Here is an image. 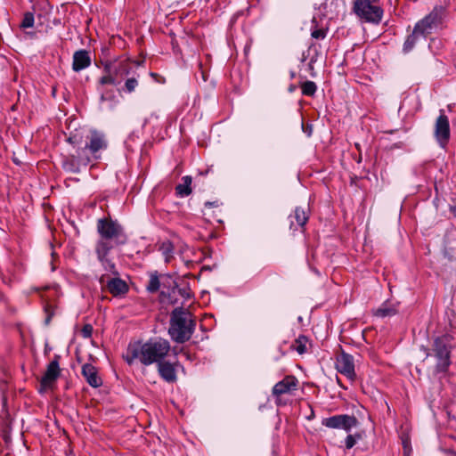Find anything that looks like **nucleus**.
Instances as JSON below:
<instances>
[{
	"instance_id": "nucleus-1",
	"label": "nucleus",
	"mask_w": 456,
	"mask_h": 456,
	"mask_svg": "<svg viewBox=\"0 0 456 456\" xmlns=\"http://www.w3.org/2000/svg\"><path fill=\"white\" fill-rule=\"evenodd\" d=\"M97 230L101 236L95 247L97 257L106 271L114 273L115 265L107 256L114 247L126 243V235L122 226L112 220L100 219Z\"/></svg>"
},
{
	"instance_id": "nucleus-2",
	"label": "nucleus",
	"mask_w": 456,
	"mask_h": 456,
	"mask_svg": "<svg viewBox=\"0 0 456 456\" xmlns=\"http://www.w3.org/2000/svg\"><path fill=\"white\" fill-rule=\"evenodd\" d=\"M170 348V343L167 339L155 338L143 344L140 342L129 344L123 357L129 365L134 360H139L143 365L147 366L162 362L169 353Z\"/></svg>"
},
{
	"instance_id": "nucleus-3",
	"label": "nucleus",
	"mask_w": 456,
	"mask_h": 456,
	"mask_svg": "<svg viewBox=\"0 0 456 456\" xmlns=\"http://www.w3.org/2000/svg\"><path fill=\"white\" fill-rule=\"evenodd\" d=\"M196 329V321L187 309L175 307L170 314L168 334L173 341L183 344L191 339Z\"/></svg>"
},
{
	"instance_id": "nucleus-4",
	"label": "nucleus",
	"mask_w": 456,
	"mask_h": 456,
	"mask_svg": "<svg viewBox=\"0 0 456 456\" xmlns=\"http://www.w3.org/2000/svg\"><path fill=\"white\" fill-rule=\"evenodd\" d=\"M354 11L357 16L367 22L378 24L383 15V10L370 0H354Z\"/></svg>"
},
{
	"instance_id": "nucleus-5",
	"label": "nucleus",
	"mask_w": 456,
	"mask_h": 456,
	"mask_svg": "<svg viewBox=\"0 0 456 456\" xmlns=\"http://www.w3.org/2000/svg\"><path fill=\"white\" fill-rule=\"evenodd\" d=\"M443 15L444 9L442 7H435L429 14L416 23L414 26L416 32H419L422 38H426L427 36L440 27Z\"/></svg>"
},
{
	"instance_id": "nucleus-6",
	"label": "nucleus",
	"mask_w": 456,
	"mask_h": 456,
	"mask_svg": "<svg viewBox=\"0 0 456 456\" xmlns=\"http://www.w3.org/2000/svg\"><path fill=\"white\" fill-rule=\"evenodd\" d=\"M450 341L451 337L444 335L437 337L434 341V351L437 359L436 370L446 371L449 367L450 361Z\"/></svg>"
},
{
	"instance_id": "nucleus-7",
	"label": "nucleus",
	"mask_w": 456,
	"mask_h": 456,
	"mask_svg": "<svg viewBox=\"0 0 456 456\" xmlns=\"http://www.w3.org/2000/svg\"><path fill=\"white\" fill-rule=\"evenodd\" d=\"M322 424L329 428L343 429L346 432H350L353 428L359 425V421L353 415L339 414L323 419Z\"/></svg>"
},
{
	"instance_id": "nucleus-8",
	"label": "nucleus",
	"mask_w": 456,
	"mask_h": 456,
	"mask_svg": "<svg viewBox=\"0 0 456 456\" xmlns=\"http://www.w3.org/2000/svg\"><path fill=\"white\" fill-rule=\"evenodd\" d=\"M92 162V158L86 154V150H77L76 155H69L63 159L62 167L69 173L77 174L81 167H86Z\"/></svg>"
},
{
	"instance_id": "nucleus-9",
	"label": "nucleus",
	"mask_w": 456,
	"mask_h": 456,
	"mask_svg": "<svg viewBox=\"0 0 456 456\" xmlns=\"http://www.w3.org/2000/svg\"><path fill=\"white\" fill-rule=\"evenodd\" d=\"M107 148V142L103 134L97 131H91L87 136V142L84 148L81 150H86V154L92 158L93 160H96L101 158L100 152Z\"/></svg>"
},
{
	"instance_id": "nucleus-10",
	"label": "nucleus",
	"mask_w": 456,
	"mask_h": 456,
	"mask_svg": "<svg viewBox=\"0 0 456 456\" xmlns=\"http://www.w3.org/2000/svg\"><path fill=\"white\" fill-rule=\"evenodd\" d=\"M337 370L346 376L350 381H354L356 378L354 370V360L353 355L342 352L336 359Z\"/></svg>"
},
{
	"instance_id": "nucleus-11",
	"label": "nucleus",
	"mask_w": 456,
	"mask_h": 456,
	"mask_svg": "<svg viewBox=\"0 0 456 456\" xmlns=\"http://www.w3.org/2000/svg\"><path fill=\"white\" fill-rule=\"evenodd\" d=\"M100 284L106 288L114 297H121L128 291L126 282L118 277L110 278L107 275H102Z\"/></svg>"
},
{
	"instance_id": "nucleus-12",
	"label": "nucleus",
	"mask_w": 456,
	"mask_h": 456,
	"mask_svg": "<svg viewBox=\"0 0 456 456\" xmlns=\"http://www.w3.org/2000/svg\"><path fill=\"white\" fill-rule=\"evenodd\" d=\"M435 136L441 147H444L450 138L449 119L443 110L436 121Z\"/></svg>"
},
{
	"instance_id": "nucleus-13",
	"label": "nucleus",
	"mask_w": 456,
	"mask_h": 456,
	"mask_svg": "<svg viewBox=\"0 0 456 456\" xmlns=\"http://www.w3.org/2000/svg\"><path fill=\"white\" fill-rule=\"evenodd\" d=\"M59 356H55L53 361L47 365V369L45 373L41 379V387L40 392L44 389L49 388L53 386L55 380L60 376V367H59Z\"/></svg>"
},
{
	"instance_id": "nucleus-14",
	"label": "nucleus",
	"mask_w": 456,
	"mask_h": 456,
	"mask_svg": "<svg viewBox=\"0 0 456 456\" xmlns=\"http://www.w3.org/2000/svg\"><path fill=\"white\" fill-rule=\"evenodd\" d=\"M162 290L160 295L162 297H167L169 304H175L177 302L176 289L177 284L173 277L169 274L161 275Z\"/></svg>"
},
{
	"instance_id": "nucleus-15",
	"label": "nucleus",
	"mask_w": 456,
	"mask_h": 456,
	"mask_svg": "<svg viewBox=\"0 0 456 456\" xmlns=\"http://www.w3.org/2000/svg\"><path fill=\"white\" fill-rule=\"evenodd\" d=\"M297 386V380L293 376H287L281 381L276 383L273 387V395L280 396L283 394H287L293 389H296Z\"/></svg>"
},
{
	"instance_id": "nucleus-16",
	"label": "nucleus",
	"mask_w": 456,
	"mask_h": 456,
	"mask_svg": "<svg viewBox=\"0 0 456 456\" xmlns=\"http://www.w3.org/2000/svg\"><path fill=\"white\" fill-rule=\"evenodd\" d=\"M91 65V57L86 50H78L73 54L72 69L79 72Z\"/></svg>"
},
{
	"instance_id": "nucleus-17",
	"label": "nucleus",
	"mask_w": 456,
	"mask_h": 456,
	"mask_svg": "<svg viewBox=\"0 0 456 456\" xmlns=\"http://www.w3.org/2000/svg\"><path fill=\"white\" fill-rule=\"evenodd\" d=\"M82 375L85 377L86 382L93 387H99L102 384L101 378L98 376L96 368L90 363H86L82 366Z\"/></svg>"
},
{
	"instance_id": "nucleus-18",
	"label": "nucleus",
	"mask_w": 456,
	"mask_h": 456,
	"mask_svg": "<svg viewBox=\"0 0 456 456\" xmlns=\"http://www.w3.org/2000/svg\"><path fill=\"white\" fill-rule=\"evenodd\" d=\"M100 97V108L102 110H112L117 106L118 100L113 91H102Z\"/></svg>"
},
{
	"instance_id": "nucleus-19",
	"label": "nucleus",
	"mask_w": 456,
	"mask_h": 456,
	"mask_svg": "<svg viewBox=\"0 0 456 456\" xmlns=\"http://www.w3.org/2000/svg\"><path fill=\"white\" fill-rule=\"evenodd\" d=\"M158 370L160 377L167 382L172 383L176 380L175 370L168 362H160L158 363Z\"/></svg>"
},
{
	"instance_id": "nucleus-20",
	"label": "nucleus",
	"mask_w": 456,
	"mask_h": 456,
	"mask_svg": "<svg viewBox=\"0 0 456 456\" xmlns=\"http://www.w3.org/2000/svg\"><path fill=\"white\" fill-rule=\"evenodd\" d=\"M192 179L189 175H185L182 178V183H179L175 187L176 193L180 197H186L191 194V184Z\"/></svg>"
},
{
	"instance_id": "nucleus-21",
	"label": "nucleus",
	"mask_w": 456,
	"mask_h": 456,
	"mask_svg": "<svg viewBox=\"0 0 456 456\" xmlns=\"http://www.w3.org/2000/svg\"><path fill=\"white\" fill-rule=\"evenodd\" d=\"M420 38H422V36L419 32H416V29L413 28L412 33L407 37V38L403 44V53H410Z\"/></svg>"
},
{
	"instance_id": "nucleus-22",
	"label": "nucleus",
	"mask_w": 456,
	"mask_h": 456,
	"mask_svg": "<svg viewBox=\"0 0 456 456\" xmlns=\"http://www.w3.org/2000/svg\"><path fill=\"white\" fill-rule=\"evenodd\" d=\"M106 74L102 76L100 79V84L102 86L104 85H119L121 82V77H113V72L110 68H105Z\"/></svg>"
},
{
	"instance_id": "nucleus-23",
	"label": "nucleus",
	"mask_w": 456,
	"mask_h": 456,
	"mask_svg": "<svg viewBox=\"0 0 456 456\" xmlns=\"http://www.w3.org/2000/svg\"><path fill=\"white\" fill-rule=\"evenodd\" d=\"M159 251L165 258V262L168 263L172 257L174 253V246L171 241L165 240L159 246Z\"/></svg>"
},
{
	"instance_id": "nucleus-24",
	"label": "nucleus",
	"mask_w": 456,
	"mask_h": 456,
	"mask_svg": "<svg viewBox=\"0 0 456 456\" xmlns=\"http://www.w3.org/2000/svg\"><path fill=\"white\" fill-rule=\"evenodd\" d=\"M160 287H162L161 275L159 276L157 273H151L150 275L149 283L146 287L147 290L151 293H154L157 292Z\"/></svg>"
},
{
	"instance_id": "nucleus-25",
	"label": "nucleus",
	"mask_w": 456,
	"mask_h": 456,
	"mask_svg": "<svg viewBox=\"0 0 456 456\" xmlns=\"http://www.w3.org/2000/svg\"><path fill=\"white\" fill-rule=\"evenodd\" d=\"M396 314V309L387 304L382 305L379 308L375 311V315L378 317L385 318L387 316H393Z\"/></svg>"
},
{
	"instance_id": "nucleus-26",
	"label": "nucleus",
	"mask_w": 456,
	"mask_h": 456,
	"mask_svg": "<svg viewBox=\"0 0 456 456\" xmlns=\"http://www.w3.org/2000/svg\"><path fill=\"white\" fill-rule=\"evenodd\" d=\"M107 68H110L112 69L113 77H121V80L124 76L128 74L127 64L124 62H119L113 66H108Z\"/></svg>"
},
{
	"instance_id": "nucleus-27",
	"label": "nucleus",
	"mask_w": 456,
	"mask_h": 456,
	"mask_svg": "<svg viewBox=\"0 0 456 456\" xmlns=\"http://www.w3.org/2000/svg\"><path fill=\"white\" fill-rule=\"evenodd\" d=\"M294 217L299 226H304L308 220V216L305 210L300 207L296 208Z\"/></svg>"
},
{
	"instance_id": "nucleus-28",
	"label": "nucleus",
	"mask_w": 456,
	"mask_h": 456,
	"mask_svg": "<svg viewBox=\"0 0 456 456\" xmlns=\"http://www.w3.org/2000/svg\"><path fill=\"white\" fill-rule=\"evenodd\" d=\"M307 338L305 336H299L295 341V350L299 354H303L307 351L306 344Z\"/></svg>"
},
{
	"instance_id": "nucleus-29",
	"label": "nucleus",
	"mask_w": 456,
	"mask_h": 456,
	"mask_svg": "<svg viewBox=\"0 0 456 456\" xmlns=\"http://www.w3.org/2000/svg\"><path fill=\"white\" fill-rule=\"evenodd\" d=\"M301 88L304 95L313 96L316 92L317 86L314 82L306 81L302 84Z\"/></svg>"
},
{
	"instance_id": "nucleus-30",
	"label": "nucleus",
	"mask_w": 456,
	"mask_h": 456,
	"mask_svg": "<svg viewBox=\"0 0 456 456\" xmlns=\"http://www.w3.org/2000/svg\"><path fill=\"white\" fill-rule=\"evenodd\" d=\"M34 14L32 12H26L23 16L20 27L23 28H32L34 26Z\"/></svg>"
},
{
	"instance_id": "nucleus-31",
	"label": "nucleus",
	"mask_w": 456,
	"mask_h": 456,
	"mask_svg": "<svg viewBox=\"0 0 456 456\" xmlns=\"http://www.w3.org/2000/svg\"><path fill=\"white\" fill-rule=\"evenodd\" d=\"M360 435H348L345 440L346 448H353L355 445L357 440L360 439Z\"/></svg>"
},
{
	"instance_id": "nucleus-32",
	"label": "nucleus",
	"mask_w": 456,
	"mask_h": 456,
	"mask_svg": "<svg viewBox=\"0 0 456 456\" xmlns=\"http://www.w3.org/2000/svg\"><path fill=\"white\" fill-rule=\"evenodd\" d=\"M137 86H138L137 80L134 77H131V78L126 79V81L125 83V89L127 93H132L134 91V89L136 88Z\"/></svg>"
},
{
	"instance_id": "nucleus-33",
	"label": "nucleus",
	"mask_w": 456,
	"mask_h": 456,
	"mask_svg": "<svg viewBox=\"0 0 456 456\" xmlns=\"http://www.w3.org/2000/svg\"><path fill=\"white\" fill-rule=\"evenodd\" d=\"M93 327L90 324H86L82 330L81 334L85 338H88L92 336Z\"/></svg>"
},
{
	"instance_id": "nucleus-34",
	"label": "nucleus",
	"mask_w": 456,
	"mask_h": 456,
	"mask_svg": "<svg viewBox=\"0 0 456 456\" xmlns=\"http://www.w3.org/2000/svg\"><path fill=\"white\" fill-rule=\"evenodd\" d=\"M312 37L315 39H323L326 36V33L323 29H314L311 33Z\"/></svg>"
},
{
	"instance_id": "nucleus-35",
	"label": "nucleus",
	"mask_w": 456,
	"mask_h": 456,
	"mask_svg": "<svg viewBox=\"0 0 456 456\" xmlns=\"http://www.w3.org/2000/svg\"><path fill=\"white\" fill-rule=\"evenodd\" d=\"M176 294H179L183 298H188L190 297V293L185 289L178 288L176 289Z\"/></svg>"
},
{
	"instance_id": "nucleus-36",
	"label": "nucleus",
	"mask_w": 456,
	"mask_h": 456,
	"mask_svg": "<svg viewBox=\"0 0 456 456\" xmlns=\"http://www.w3.org/2000/svg\"><path fill=\"white\" fill-rule=\"evenodd\" d=\"M302 128H303V131L306 134V135L308 137H310L312 135V132H313L312 126H307L306 127H305L303 125Z\"/></svg>"
},
{
	"instance_id": "nucleus-37",
	"label": "nucleus",
	"mask_w": 456,
	"mask_h": 456,
	"mask_svg": "<svg viewBox=\"0 0 456 456\" xmlns=\"http://www.w3.org/2000/svg\"><path fill=\"white\" fill-rule=\"evenodd\" d=\"M68 141L71 143V144H77L78 143V140L77 139L76 135L74 136H69L68 138Z\"/></svg>"
},
{
	"instance_id": "nucleus-38",
	"label": "nucleus",
	"mask_w": 456,
	"mask_h": 456,
	"mask_svg": "<svg viewBox=\"0 0 456 456\" xmlns=\"http://www.w3.org/2000/svg\"><path fill=\"white\" fill-rule=\"evenodd\" d=\"M403 444L404 451H406L408 449V441H407V439H403Z\"/></svg>"
},
{
	"instance_id": "nucleus-39",
	"label": "nucleus",
	"mask_w": 456,
	"mask_h": 456,
	"mask_svg": "<svg viewBox=\"0 0 456 456\" xmlns=\"http://www.w3.org/2000/svg\"><path fill=\"white\" fill-rule=\"evenodd\" d=\"M295 89H296V86H290L289 87V91L290 93L294 92V91H295Z\"/></svg>"
},
{
	"instance_id": "nucleus-40",
	"label": "nucleus",
	"mask_w": 456,
	"mask_h": 456,
	"mask_svg": "<svg viewBox=\"0 0 456 456\" xmlns=\"http://www.w3.org/2000/svg\"><path fill=\"white\" fill-rule=\"evenodd\" d=\"M205 206L206 207H212V206H214V202H206Z\"/></svg>"
},
{
	"instance_id": "nucleus-41",
	"label": "nucleus",
	"mask_w": 456,
	"mask_h": 456,
	"mask_svg": "<svg viewBox=\"0 0 456 456\" xmlns=\"http://www.w3.org/2000/svg\"><path fill=\"white\" fill-rule=\"evenodd\" d=\"M453 213L456 216V208H453Z\"/></svg>"
}]
</instances>
